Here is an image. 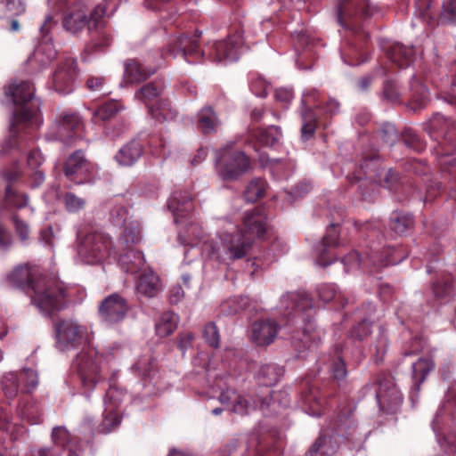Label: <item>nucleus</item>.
Masks as SVG:
<instances>
[{
    "mask_svg": "<svg viewBox=\"0 0 456 456\" xmlns=\"http://www.w3.org/2000/svg\"><path fill=\"white\" fill-rule=\"evenodd\" d=\"M234 142L215 151L216 169L223 181H235L251 167L250 159L241 151H232Z\"/></svg>",
    "mask_w": 456,
    "mask_h": 456,
    "instance_id": "7",
    "label": "nucleus"
},
{
    "mask_svg": "<svg viewBox=\"0 0 456 456\" xmlns=\"http://www.w3.org/2000/svg\"><path fill=\"white\" fill-rule=\"evenodd\" d=\"M20 384H23L21 391L23 393H31L38 386V376L37 371L30 368H23L20 371Z\"/></svg>",
    "mask_w": 456,
    "mask_h": 456,
    "instance_id": "47",
    "label": "nucleus"
},
{
    "mask_svg": "<svg viewBox=\"0 0 456 456\" xmlns=\"http://www.w3.org/2000/svg\"><path fill=\"white\" fill-rule=\"evenodd\" d=\"M102 357L93 347L85 348L77 354L76 365L85 388L93 390L102 380Z\"/></svg>",
    "mask_w": 456,
    "mask_h": 456,
    "instance_id": "10",
    "label": "nucleus"
},
{
    "mask_svg": "<svg viewBox=\"0 0 456 456\" xmlns=\"http://www.w3.org/2000/svg\"><path fill=\"white\" fill-rule=\"evenodd\" d=\"M221 122L212 107L206 106L198 113L197 128L204 134L216 133Z\"/></svg>",
    "mask_w": 456,
    "mask_h": 456,
    "instance_id": "30",
    "label": "nucleus"
},
{
    "mask_svg": "<svg viewBox=\"0 0 456 456\" xmlns=\"http://www.w3.org/2000/svg\"><path fill=\"white\" fill-rule=\"evenodd\" d=\"M399 261L395 259L384 258L378 251L367 253L364 258H362L358 252L352 251L342 259L346 273L356 269L361 265L368 269H370L371 266L380 268L388 265H395Z\"/></svg>",
    "mask_w": 456,
    "mask_h": 456,
    "instance_id": "19",
    "label": "nucleus"
},
{
    "mask_svg": "<svg viewBox=\"0 0 456 456\" xmlns=\"http://www.w3.org/2000/svg\"><path fill=\"white\" fill-rule=\"evenodd\" d=\"M57 56V52L52 44L41 43L33 54L28 57L27 62L34 71L40 70L48 66Z\"/></svg>",
    "mask_w": 456,
    "mask_h": 456,
    "instance_id": "24",
    "label": "nucleus"
},
{
    "mask_svg": "<svg viewBox=\"0 0 456 456\" xmlns=\"http://www.w3.org/2000/svg\"><path fill=\"white\" fill-rule=\"evenodd\" d=\"M167 207L172 211L175 223H179V218L186 216L193 208L191 199L187 192L182 191L173 193Z\"/></svg>",
    "mask_w": 456,
    "mask_h": 456,
    "instance_id": "25",
    "label": "nucleus"
},
{
    "mask_svg": "<svg viewBox=\"0 0 456 456\" xmlns=\"http://www.w3.org/2000/svg\"><path fill=\"white\" fill-rule=\"evenodd\" d=\"M160 289L159 279L153 272L142 273L136 283L137 293L146 297H155Z\"/></svg>",
    "mask_w": 456,
    "mask_h": 456,
    "instance_id": "31",
    "label": "nucleus"
},
{
    "mask_svg": "<svg viewBox=\"0 0 456 456\" xmlns=\"http://www.w3.org/2000/svg\"><path fill=\"white\" fill-rule=\"evenodd\" d=\"M148 112L158 122L172 120L177 115L168 101H159L155 105L148 106Z\"/></svg>",
    "mask_w": 456,
    "mask_h": 456,
    "instance_id": "37",
    "label": "nucleus"
},
{
    "mask_svg": "<svg viewBox=\"0 0 456 456\" xmlns=\"http://www.w3.org/2000/svg\"><path fill=\"white\" fill-rule=\"evenodd\" d=\"M160 65V61H155L154 67L144 68L136 60L129 59L126 61L124 64V79L127 84L141 83L153 75Z\"/></svg>",
    "mask_w": 456,
    "mask_h": 456,
    "instance_id": "22",
    "label": "nucleus"
},
{
    "mask_svg": "<svg viewBox=\"0 0 456 456\" xmlns=\"http://www.w3.org/2000/svg\"><path fill=\"white\" fill-rule=\"evenodd\" d=\"M390 229L396 234L403 235L413 227V217L410 214L395 211L390 216Z\"/></svg>",
    "mask_w": 456,
    "mask_h": 456,
    "instance_id": "40",
    "label": "nucleus"
},
{
    "mask_svg": "<svg viewBox=\"0 0 456 456\" xmlns=\"http://www.w3.org/2000/svg\"><path fill=\"white\" fill-rule=\"evenodd\" d=\"M200 36L201 32L196 31L195 35L190 37L184 33L170 37L165 53H162L160 56L167 55L176 58L181 55L188 62H194L202 55V53L198 49Z\"/></svg>",
    "mask_w": 456,
    "mask_h": 456,
    "instance_id": "12",
    "label": "nucleus"
},
{
    "mask_svg": "<svg viewBox=\"0 0 456 456\" xmlns=\"http://www.w3.org/2000/svg\"><path fill=\"white\" fill-rule=\"evenodd\" d=\"M129 310L127 300L118 293H112L99 304L98 315L102 323L113 326L122 322Z\"/></svg>",
    "mask_w": 456,
    "mask_h": 456,
    "instance_id": "14",
    "label": "nucleus"
},
{
    "mask_svg": "<svg viewBox=\"0 0 456 456\" xmlns=\"http://www.w3.org/2000/svg\"><path fill=\"white\" fill-rule=\"evenodd\" d=\"M77 253L82 260L87 264H95L103 261L116 252L112 250L110 239L100 232L86 234L77 245Z\"/></svg>",
    "mask_w": 456,
    "mask_h": 456,
    "instance_id": "9",
    "label": "nucleus"
},
{
    "mask_svg": "<svg viewBox=\"0 0 456 456\" xmlns=\"http://www.w3.org/2000/svg\"><path fill=\"white\" fill-rule=\"evenodd\" d=\"M110 218L116 225H125L128 218V210L125 206H116L110 211Z\"/></svg>",
    "mask_w": 456,
    "mask_h": 456,
    "instance_id": "63",
    "label": "nucleus"
},
{
    "mask_svg": "<svg viewBox=\"0 0 456 456\" xmlns=\"http://www.w3.org/2000/svg\"><path fill=\"white\" fill-rule=\"evenodd\" d=\"M280 330L279 324L273 319H262L254 322L251 325V338L259 346L272 344Z\"/></svg>",
    "mask_w": 456,
    "mask_h": 456,
    "instance_id": "21",
    "label": "nucleus"
},
{
    "mask_svg": "<svg viewBox=\"0 0 456 456\" xmlns=\"http://www.w3.org/2000/svg\"><path fill=\"white\" fill-rule=\"evenodd\" d=\"M6 281L10 286L28 294L32 304L45 314L61 309L67 297L62 283L41 276L37 267L28 264L16 266L6 275Z\"/></svg>",
    "mask_w": 456,
    "mask_h": 456,
    "instance_id": "2",
    "label": "nucleus"
},
{
    "mask_svg": "<svg viewBox=\"0 0 456 456\" xmlns=\"http://www.w3.org/2000/svg\"><path fill=\"white\" fill-rule=\"evenodd\" d=\"M302 127H301V139L303 142H306L311 139L316 131L318 126V118L315 110L306 106V101H301V110H300Z\"/></svg>",
    "mask_w": 456,
    "mask_h": 456,
    "instance_id": "27",
    "label": "nucleus"
},
{
    "mask_svg": "<svg viewBox=\"0 0 456 456\" xmlns=\"http://www.w3.org/2000/svg\"><path fill=\"white\" fill-rule=\"evenodd\" d=\"M424 126L430 136L438 142L439 164L448 172L456 174V158L447 159L456 151V120L435 114Z\"/></svg>",
    "mask_w": 456,
    "mask_h": 456,
    "instance_id": "5",
    "label": "nucleus"
},
{
    "mask_svg": "<svg viewBox=\"0 0 456 456\" xmlns=\"http://www.w3.org/2000/svg\"><path fill=\"white\" fill-rule=\"evenodd\" d=\"M77 76V61L67 58L56 69L53 83L56 92L60 94H68L73 91L74 81Z\"/></svg>",
    "mask_w": 456,
    "mask_h": 456,
    "instance_id": "18",
    "label": "nucleus"
},
{
    "mask_svg": "<svg viewBox=\"0 0 456 456\" xmlns=\"http://www.w3.org/2000/svg\"><path fill=\"white\" fill-rule=\"evenodd\" d=\"M346 47L343 48L341 51V57L345 63L354 66L366 61V59H361L362 54V45H356L354 44L346 43Z\"/></svg>",
    "mask_w": 456,
    "mask_h": 456,
    "instance_id": "44",
    "label": "nucleus"
},
{
    "mask_svg": "<svg viewBox=\"0 0 456 456\" xmlns=\"http://www.w3.org/2000/svg\"><path fill=\"white\" fill-rule=\"evenodd\" d=\"M379 387L376 398L380 409L388 413L395 412L403 403L401 391L388 379L379 380Z\"/></svg>",
    "mask_w": 456,
    "mask_h": 456,
    "instance_id": "20",
    "label": "nucleus"
},
{
    "mask_svg": "<svg viewBox=\"0 0 456 456\" xmlns=\"http://www.w3.org/2000/svg\"><path fill=\"white\" fill-rule=\"evenodd\" d=\"M178 324V316L171 312L164 313L156 322V332L159 337H167L174 332Z\"/></svg>",
    "mask_w": 456,
    "mask_h": 456,
    "instance_id": "41",
    "label": "nucleus"
},
{
    "mask_svg": "<svg viewBox=\"0 0 456 456\" xmlns=\"http://www.w3.org/2000/svg\"><path fill=\"white\" fill-rule=\"evenodd\" d=\"M52 440L56 448H63L69 443V434L64 427H55L52 432Z\"/></svg>",
    "mask_w": 456,
    "mask_h": 456,
    "instance_id": "59",
    "label": "nucleus"
},
{
    "mask_svg": "<svg viewBox=\"0 0 456 456\" xmlns=\"http://www.w3.org/2000/svg\"><path fill=\"white\" fill-rule=\"evenodd\" d=\"M121 240L126 247L138 243L141 240V231L137 223L131 222L125 227L121 235Z\"/></svg>",
    "mask_w": 456,
    "mask_h": 456,
    "instance_id": "50",
    "label": "nucleus"
},
{
    "mask_svg": "<svg viewBox=\"0 0 456 456\" xmlns=\"http://www.w3.org/2000/svg\"><path fill=\"white\" fill-rule=\"evenodd\" d=\"M5 201L10 207L22 208L28 205V196L25 193L17 192L9 184L5 188Z\"/></svg>",
    "mask_w": 456,
    "mask_h": 456,
    "instance_id": "48",
    "label": "nucleus"
},
{
    "mask_svg": "<svg viewBox=\"0 0 456 456\" xmlns=\"http://www.w3.org/2000/svg\"><path fill=\"white\" fill-rule=\"evenodd\" d=\"M63 203L67 211L76 213L85 208L86 200L72 192H67L63 196Z\"/></svg>",
    "mask_w": 456,
    "mask_h": 456,
    "instance_id": "52",
    "label": "nucleus"
},
{
    "mask_svg": "<svg viewBox=\"0 0 456 456\" xmlns=\"http://www.w3.org/2000/svg\"><path fill=\"white\" fill-rule=\"evenodd\" d=\"M379 133L383 142L387 145H394L398 139V133L395 126L390 123L382 125Z\"/></svg>",
    "mask_w": 456,
    "mask_h": 456,
    "instance_id": "57",
    "label": "nucleus"
},
{
    "mask_svg": "<svg viewBox=\"0 0 456 456\" xmlns=\"http://www.w3.org/2000/svg\"><path fill=\"white\" fill-rule=\"evenodd\" d=\"M244 45L242 32L237 30L226 39L214 43L209 58L217 63H228L239 59Z\"/></svg>",
    "mask_w": 456,
    "mask_h": 456,
    "instance_id": "15",
    "label": "nucleus"
},
{
    "mask_svg": "<svg viewBox=\"0 0 456 456\" xmlns=\"http://www.w3.org/2000/svg\"><path fill=\"white\" fill-rule=\"evenodd\" d=\"M164 86L161 82H150L142 86L135 93V98L143 102L146 106H150L149 102L159 97L163 92Z\"/></svg>",
    "mask_w": 456,
    "mask_h": 456,
    "instance_id": "42",
    "label": "nucleus"
},
{
    "mask_svg": "<svg viewBox=\"0 0 456 456\" xmlns=\"http://www.w3.org/2000/svg\"><path fill=\"white\" fill-rule=\"evenodd\" d=\"M118 111V103L115 102H110L103 104L98 110H96L94 116L101 120H107L116 115Z\"/></svg>",
    "mask_w": 456,
    "mask_h": 456,
    "instance_id": "60",
    "label": "nucleus"
},
{
    "mask_svg": "<svg viewBox=\"0 0 456 456\" xmlns=\"http://www.w3.org/2000/svg\"><path fill=\"white\" fill-rule=\"evenodd\" d=\"M284 374V369L276 363H267L261 366L258 372L259 381L268 387L275 385Z\"/></svg>",
    "mask_w": 456,
    "mask_h": 456,
    "instance_id": "36",
    "label": "nucleus"
},
{
    "mask_svg": "<svg viewBox=\"0 0 456 456\" xmlns=\"http://www.w3.org/2000/svg\"><path fill=\"white\" fill-rule=\"evenodd\" d=\"M142 145L136 140H131L125 144L115 155L116 161L124 167H131L142 157Z\"/></svg>",
    "mask_w": 456,
    "mask_h": 456,
    "instance_id": "28",
    "label": "nucleus"
},
{
    "mask_svg": "<svg viewBox=\"0 0 456 456\" xmlns=\"http://www.w3.org/2000/svg\"><path fill=\"white\" fill-rule=\"evenodd\" d=\"M155 367V360L150 358H142L134 365V368L142 378H151Z\"/></svg>",
    "mask_w": 456,
    "mask_h": 456,
    "instance_id": "55",
    "label": "nucleus"
},
{
    "mask_svg": "<svg viewBox=\"0 0 456 456\" xmlns=\"http://www.w3.org/2000/svg\"><path fill=\"white\" fill-rule=\"evenodd\" d=\"M402 140L406 147L420 152L425 149V143L411 128H405L402 133Z\"/></svg>",
    "mask_w": 456,
    "mask_h": 456,
    "instance_id": "49",
    "label": "nucleus"
},
{
    "mask_svg": "<svg viewBox=\"0 0 456 456\" xmlns=\"http://www.w3.org/2000/svg\"><path fill=\"white\" fill-rule=\"evenodd\" d=\"M56 346L68 351L78 346L83 339L84 329L73 320H61L55 322Z\"/></svg>",
    "mask_w": 456,
    "mask_h": 456,
    "instance_id": "17",
    "label": "nucleus"
},
{
    "mask_svg": "<svg viewBox=\"0 0 456 456\" xmlns=\"http://www.w3.org/2000/svg\"><path fill=\"white\" fill-rule=\"evenodd\" d=\"M2 4L5 8L6 16L19 15L25 12V5L22 0H4Z\"/></svg>",
    "mask_w": 456,
    "mask_h": 456,
    "instance_id": "61",
    "label": "nucleus"
},
{
    "mask_svg": "<svg viewBox=\"0 0 456 456\" xmlns=\"http://www.w3.org/2000/svg\"><path fill=\"white\" fill-rule=\"evenodd\" d=\"M244 228L233 233H224L218 240L204 245L207 256L218 263H227L245 257L256 239L264 236L266 231V215L264 208H256L247 211L243 217Z\"/></svg>",
    "mask_w": 456,
    "mask_h": 456,
    "instance_id": "1",
    "label": "nucleus"
},
{
    "mask_svg": "<svg viewBox=\"0 0 456 456\" xmlns=\"http://www.w3.org/2000/svg\"><path fill=\"white\" fill-rule=\"evenodd\" d=\"M114 393L113 390L110 389L105 395L104 403L106 405V414L98 427L99 432L102 434H108L115 430L121 422L120 417L116 411V408H118V404L110 402L114 398Z\"/></svg>",
    "mask_w": 456,
    "mask_h": 456,
    "instance_id": "23",
    "label": "nucleus"
},
{
    "mask_svg": "<svg viewBox=\"0 0 456 456\" xmlns=\"http://www.w3.org/2000/svg\"><path fill=\"white\" fill-rule=\"evenodd\" d=\"M382 48L391 61L401 68H406L412 61L413 49L400 43L388 44Z\"/></svg>",
    "mask_w": 456,
    "mask_h": 456,
    "instance_id": "29",
    "label": "nucleus"
},
{
    "mask_svg": "<svg viewBox=\"0 0 456 456\" xmlns=\"http://www.w3.org/2000/svg\"><path fill=\"white\" fill-rule=\"evenodd\" d=\"M20 372L9 371L1 378V388L7 399L12 400L17 396L20 388Z\"/></svg>",
    "mask_w": 456,
    "mask_h": 456,
    "instance_id": "39",
    "label": "nucleus"
},
{
    "mask_svg": "<svg viewBox=\"0 0 456 456\" xmlns=\"http://www.w3.org/2000/svg\"><path fill=\"white\" fill-rule=\"evenodd\" d=\"M281 303L285 309L294 310L293 318L301 319L303 322L302 336L299 338L294 337L292 346L295 350L298 351L297 357H304L301 354L305 349H310L314 344L321 339L320 334L315 331V326L310 313L313 310L312 299L305 292H292L283 295Z\"/></svg>",
    "mask_w": 456,
    "mask_h": 456,
    "instance_id": "4",
    "label": "nucleus"
},
{
    "mask_svg": "<svg viewBox=\"0 0 456 456\" xmlns=\"http://www.w3.org/2000/svg\"><path fill=\"white\" fill-rule=\"evenodd\" d=\"M118 263L126 273H136L144 265V257L141 251L129 249L119 256Z\"/></svg>",
    "mask_w": 456,
    "mask_h": 456,
    "instance_id": "35",
    "label": "nucleus"
},
{
    "mask_svg": "<svg viewBox=\"0 0 456 456\" xmlns=\"http://www.w3.org/2000/svg\"><path fill=\"white\" fill-rule=\"evenodd\" d=\"M319 298L324 303L331 301L337 295V289L334 284L324 283L317 288Z\"/></svg>",
    "mask_w": 456,
    "mask_h": 456,
    "instance_id": "64",
    "label": "nucleus"
},
{
    "mask_svg": "<svg viewBox=\"0 0 456 456\" xmlns=\"http://www.w3.org/2000/svg\"><path fill=\"white\" fill-rule=\"evenodd\" d=\"M82 127L81 118L77 113L63 110L52 123L46 137L49 140H58L65 144H71L80 137Z\"/></svg>",
    "mask_w": 456,
    "mask_h": 456,
    "instance_id": "11",
    "label": "nucleus"
},
{
    "mask_svg": "<svg viewBox=\"0 0 456 456\" xmlns=\"http://www.w3.org/2000/svg\"><path fill=\"white\" fill-rule=\"evenodd\" d=\"M363 308L366 309L367 317L354 325L350 331V337L355 341H363L372 331L371 326L373 321L371 320V316L375 312V306L371 303H368Z\"/></svg>",
    "mask_w": 456,
    "mask_h": 456,
    "instance_id": "33",
    "label": "nucleus"
},
{
    "mask_svg": "<svg viewBox=\"0 0 456 456\" xmlns=\"http://www.w3.org/2000/svg\"><path fill=\"white\" fill-rule=\"evenodd\" d=\"M429 102V94L427 87L414 76L410 84V99L408 108L416 112L425 108Z\"/></svg>",
    "mask_w": 456,
    "mask_h": 456,
    "instance_id": "26",
    "label": "nucleus"
},
{
    "mask_svg": "<svg viewBox=\"0 0 456 456\" xmlns=\"http://www.w3.org/2000/svg\"><path fill=\"white\" fill-rule=\"evenodd\" d=\"M440 21L447 24L456 22V0H444Z\"/></svg>",
    "mask_w": 456,
    "mask_h": 456,
    "instance_id": "51",
    "label": "nucleus"
},
{
    "mask_svg": "<svg viewBox=\"0 0 456 456\" xmlns=\"http://www.w3.org/2000/svg\"><path fill=\"white\" fill-rule=\"evenodd\" d=\"M432 0H416L415 2V13L421 20L430 22L433 20V13L431 12Z\"/></svg>",
    "mask_w": 456,
    "mask_h": 456,
    "instance_id": "54",
    "label": "nucleus"
},
{
    "mask_svg": "<svg viewBox=\"0 0 456 456\" xmlns=\"http://www.w3.org/2000/svg\"><path fill=\"white\" fill-rule=\"evenodd\" d=\"M337 450L336 442L329 436H321L309 448V456H331Z\"/></svg>",
    "mask_w": 456,
    "mask_h": 456,
    "instance_id": "38",
    "label": "nucleus"
},
{
    "mask_svg": "<svg viewBox=\"0 0 456 456\" xmlns=\"http://www.w3.org/2000/svg\"><path fill=\"white\" fill-rule=\"evenodd\" d=\"M338 235L336 230V225L334 224H330L321 244L316 248V251L319 254L317 263L320 265L326 267L330 265V262L325 261L324 255L329 248L336 247L338 245Z\"/></svg>",
    "mask_w": 456,
    "mask_h": 456,
    "instance_id": "34",
    "label": "nucleus"
},
{
    "mask_svg": "<svg viewBox=\"0 0 456 456\" xmlns=\"http://www.w3.org/2000/svg\"><path fill=\"white\" fill-rule=\"evenodd\" d=\"M203 337L209 346L216 348L219 346V332L214 322H209L205 326Z\"/></svg>",
    "mask_w": 456,
    "mask_h": 456,
    "instance_id": "58",
    "label": "nucleus"
},
{
    "mask_svg": "<svg viewBox=\"0 0 456 456\" xmlns=\"http://www.w3.org/2000/svg\"><path fill=\"white\" fill-rule=\"evenodd\" d=\"M411 368L412 390L418 393L427 376L434 370L435 362L429 358H419L416 362L412 363Z\"/></svg>",
    "mask_w": 456,
    "mask_h": 456,
    "instance_id": "32",
    "label": "nucleus"
},
{
    "mask_svg": "<svg viewBox=\"0 0 456 456\" xmlns=\"http://www.w3.org/2000/svg\"><path fill=\"white\" fill-rule=\"evenodd\" d=\"M265 182L261 178L252 179L244 191V199L248 202H255L264 197L265 191Z\"/></svg>",
    "mask_w": 456,
    "mask_h": 456,
    "instance_id": "45",
    "label": "nucleus"
},
{
    "mask_svg": "<svg viewBox=\"0 0 456 456\" xmlns=\"http://www.w3.org/2000/svg\"><path fill=\"white\" fill-rule=\"evenodd\" d=\"M433 292L436 297L444 299L450 297L452 293V284L450 279L437 281L433 284Z\"/></svg>",
    "mask_w": 456,
    "mask_h": 456,
    "instance_id": "56",
    "label": "nucleus"
},
{
    "mask_svg": "<svg viewBox=\"0 0 456 456\" xmlns=\"http://www.w3.org/2000/svg\"><path fill=\"white\" fill-rule=\"evenodd\" d=\"M250 89L257 97H265L267 94L268 84L260 77L254 76L250 79Z\"/></svg>",
    "mask_w": 456,
    "mask_h": 456,
    "instance_id": "62",
    "label": "nucleus"
},
{
    "mask_svg": "<svg viewBox=\"0 0 456 456\" xmlns=\"http://www.w3.org/2000/svg\"><path fill=\"white\" fill-rule=\"evenodd\" d=\"M12 96L16 110L13 111L12 129L14 123H28L37 119L40 102L35 98V87L28 81L12 83L5 93Z\"/></svg>",
    "mask_w": 456,
    "mask_h": 456,
    "instance_id": "6",
    "label": "nucleus"
},
{
    "mask_svg": "<svg viewBox=\"0 0 456 456\" xmlns=\"http://www.w3.org/2000/svg\"><path fill=\"white\" fill-rule=\"evenodd\" d=\"M255 136L260 144L264 146H273L281 140L282 133L279 126H270L265 129L256 131Z\"/></svg>",
    "mask_w": 456,
    "mask_h": 456,
    "instance_id": "43",
    "label": "nucleus"
},
{
    "mask_svg": "<svg viewBox=\"0 0 456 456\" xmlns=\"http://www.w3.org/2000/svg\"><path fill=\"white\" fill-rule=\"evenodd\" d=\"M374 11L369 0H338L337 20L341 27L352 30L359 38L365 40L369 34L360 31L358 21L370 17Z\"/></svg>",
    "mask_w": 456,
    "mask_h": 456,
    "instance_id": "8",
    "label": "nucleus"
},
{
    "mask_svg": "<svg viewBox=\"0 0 456 456\" xmlns=\"http://www.w3.org/2000/svg\"><path fill=\"white\" fill-rule=\"evenodd\" d=\"M248 304L249 299L248 297L235 296L221 305V311L225 314H236L240 310L245 309Z\"/></svg>",
    "mask_w": 456,
    "mask_h": 456,
    "instance_id": "46",
    "label": "nucleus"
},
{
    "mask_svg": "<svg viewBox=\"0 0 456 456\" xmlns=\"http://www.w3.org/2000/svg\"><path fill=\"white\" fill-rule=\"evenodd\" d=\"M104 14L105 9L101 5L89 12L85 5L76 4L63 12L62 27L71 35H77L87 27L91 40L86 50L90 53L103 52L111 42V36L102 20Z\"/></svg>",
    "mask_w": 456,
    "mask_h": 456,
    "instance_id": "3",
    "label": "nucleus"
},
{
    "mask_svg": "<svg viewBox=\"0 0 456 456\" xmlns=\"http://www.w3.org/2000/svg\"><path fill=\"white\" fill-rule=\"evenodd\" d=\"M451 408V403H446L440 407L431 425L441 445L444 446L442 444L443 439L451 448L452 452H456V414H450Z\"/></svg>",
    "mask_w": 456,
    "mask_h": 456,
    "instance_id": "13",
    "label": "nucleus"
},
{
    "mask_svg": "<svg viewBox=\"0 0 456 456\" xmlns=\"http://www.w3.org/2000/svg\"><path fill=\"white\" fill-rule=\"evenodd\" d=\"M95 172V166L88 161L80 150L69 156L64 164V174L77 184L90 183Z\"/></svg>",
    "mask_w": 456,
    "mask_h": 456,
    "instance_id": "16",
    "label": "nucleus"
},
{
    "mask_svg": "<svg viewBox=\"0 0 456 456\" xmlns=\"http://www.w3.org/2000/svg\"><path fill=\"white\" fill-rule=\"evenodd\" d=\"M255 409V404L245 396L236 395L232 404V411L241 416L248 415Z\"/></svg>",
    "mask_w": 456,
    "mask_h": 456,
    "instance_id": "53",
    "label": "nucleus"
}]
</instances>
